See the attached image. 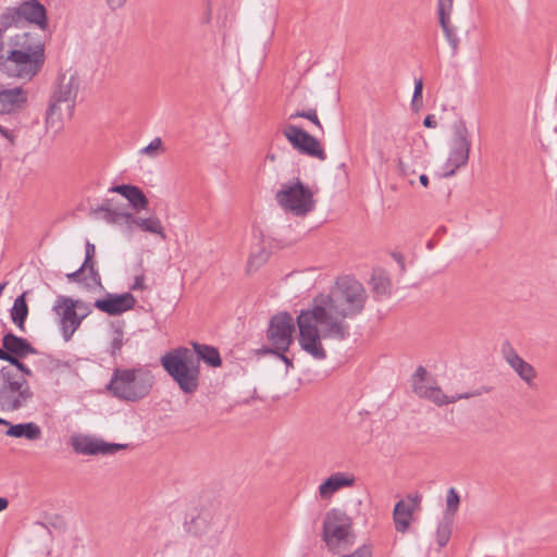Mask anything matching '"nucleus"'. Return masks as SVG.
Returning a JSON list of instances; mask_svg holds the SVG:
<instances>
[{
    "label": "nucleus",
    "mask_w": 557,
    "mask_h": 557,
    "mask_svg": "<svg viewBox=\"0 0 557 557\" xmlns=\"http://www.w3.org/2000/svg\"><path fill=\"white\" fill-rule=\"evenodd\" d=\"M409 183H410L411 185H413V184H414V181H413V180H409Z\"/></svg>",
    "instance_id": "obj_59"
},
{
    "label": "nucleus",
    "mask_w": 557,
    "mask_h": 557,
    "mask_svg": "<svg viewBox=\"0 0 557 557\" xmlns=\"http://www.w3.org/2000/svg\"><path fill=\"white\" fill-rule=\"evenodd\" d=\"M191 345L194 348V350H191V351L194 352L195 357L198 359V363L200 362V360H202L208 366L213 367V368L221 366L222 360L220 357V352L215 347L205 345V344H198V343H193Z\"/></svg>",
    "instance_id": "obj_25"
},
{
    "label": "nucleus",
    "mask_w": 557,
    "mask_h": 557,
    "mask_svg": "<svg viewBox=\"0 0 557 557\" xmlns=\"http://www.w3.org/2000/svg\"><path fill=\"white\" fill-rule=\"evenodd\" d=\"M74 302L81 304V306L75 307V310H76V312H78L79 317H83V319L91 312L89 306L87 304H85L84 301L74 300Z\"/></svg>",
    "instance_id": "obj_45"
},
{
    "label": "nucleus",
    "mask_w": 557,
    "mask_h": 557,
    "mask_svg": "<svg viewBox=\"0 0 557 557\" xmlns=\"http://www.w3.org/2000/svg\"><path fill=\"white\" fill-rule=\"evenodd\" d=\"M125 198L129 202L131 207L136 211L146 210L148 208L149 200L144 191L137 186H134Z\"/></svg>",
    "instance_id": "obj_32"
},
{
    "label": "nucleus",
    "mask_w": 557,
    "mask_h": 557,
    "mask_svg": "<svg viewBox=\"0 0 557 557\" xmlns=\"http://www.w3.org/2000/svg\"><path fill=\"white\" fill-rule=\"evenodd\" d=\"M491 388L487 387V386H482L478 389H474L472 392H466V393H461V394H456V395H453V396H449V404H454L458 400H461V399H469V398H473V397H478V396H481L482 394H486V393H490Z\"/></svg>",
    "instance_id": "obj_39"
},
{
    "label": "nucleus",
    "mask_w": 557,
    "mask_h": 557,
    "mask_svg": "<svg viewBox=\"0 0 557 557\" xmlns=\"http://www.w3.org/2000/svg\"><path fill=\"white\" fill-rule=\"evenodd\" d=\"M135 185H127V184H122V185H115V186H112L109 191L111 193H116V194H120L121 196H123L124 198L126 197V195L129 194V191L132 190V188L134 187Z\"/></svg>",
    "instance_id": "obj_44"
},
{
    "label": "nucleus",
    "mask_w": 557,
    "mask_h": 557,
    "mask_svg": "<svg viewBox=\"0 0 557 557\" xmlns=\"http://www.w3.org/2000/svg\"><path fill=\"white\" fill-rule=\"evenodd\" d=\"M78 89L79 78L75 73L66 72L59 75L47 110L48 126L60 128L64 119L72 117Z\"/></svg>",
    "instance_id": "obj_5"
},
{
    "label": "nucleus",
    "mask_w": 557,
    "mask_h": 557,
    "mask_svg": "<svg viewBox=\"0 0 557 557\" xmlns=\"http://www.w3.org/2000/svg\"><path fill=\"white\" fill-rule=\"evenodd\" d=\"M87 271L86 268H83V265H81V268L72 273H67L66 274V278L70 281V282H79L81 281V276L82 274Z\"/></svg>",
    "instance_id": "obj_48"
},
{
    "label": "nucleus",
    "mask_w": 557,
    "mask_h": 557,
    "mask_svg": "<svg viewBox=\"0 0 557 557\" xmlns=\"http://www.w3.org/2000/svg\"><path fill=\"white\" fill-rule=\"evenodd\" d=\"M450 533H451L450 522L446 521V522H441L438 524L437 530H436V541L441 547L445 546L448 543Z\"/></svg>",
    "instance_id": "obj_36"
},
{
    "label": "nucleus",
    "mask_w": 557,
    "mask_h": 557,
    "mask_svg": "<svg viewBox=\"0 0 557 557\" xmlns=\"http://www.w3.org/2000/svg\"><path fill=\"white\" fill-rule=\"evenodd\" d=\"M298 117H304L309 121H311L317 127L322 129V125L320 123V120L318 117V113L315 109H309V110H298L289 115V120H296Z\"/></svg>",
    "instance_id": "obj_35"
},
{
    "label": "nucleus",
    "mask_w": 557,
    "mask_h": 557,
    "mask_svg": "<svg viewBox=\"0 0 557 557\" xmlns=\"http://www.w3.org/2000/svg\"><path fill=\"white\" fill-rule=\"evenodd\" d=\"M428 247H429L430 249L432 248V243H431V242H429Z\"/></svg>",
    "instance_id": "obj_58"
},
{
    "label": "nucleus",
    "mask_w": 557,
    "mask_h": 557,
    "mask_svg": "<svg viewBox=\"0 0 557 557\" xmlns=\"http://www.w3.org/2000/svg\"><path fill=\"white\" fill-rule=\"evenodd\" d=\"M163 151H164V148H163L162 139L160 137H156L154 139H152L150 141V144L148 146L143 148L140 152L148 157L154 158Z\"/></svg>",
    "instance_id": "obj_37"
},
{
    "label": "nucleus",
    "mask_w": 557,
    "mask_h": 557,
    "mask_svg": "<svg viewBox=\"0 0 557 557\" xmlns=\"http://www.w3.org/2000/svg\"><path fill=\"white\" fill-rule=\"evenodd\" d=\"M9 505V502L4 497H0V511L4 510Z\"/></svg>",
    "instance_id": "obj_54"
},
{
    "label": "nucleus",
    "mask_w": 557,
    "mask_h": 557,
    "mask_svg": "<svg viewBox=\"0 0 557 557\" xmlns=\"http://www.w3.org/2000/svg\"><path fill=\"white\" fill-rule=\"evenodd\" d=\"M131 289H133V290H144V289H146L145 276L143 274L135 276V280H134V283L131 286Z\"/></svg>",
    "instance_id": "obj_47"
},
{
    "label": "nucleus",
    "mask_w": 557,
    "mask_h": 557,
    "mask_svg": "<svg viewBox=\"0 0 557 557\" xmlns=\"http://www.w3.org/2000/svg\"><path fill=\"white\" fill-rule=\"evenodd\" d=\"M81 304L74 302V299L67 296H58L53 305V311L60 317L63 337L69 341L74 332L79 327L83 317H79L75 307Z\"/></svg>",
    "instance_id": "obj_14"
},
{
    "label": "nucleus",
    "mask_w": 557,
    "mask_h": 557,
    "mask_svg": "<svg viewBox=\"0 0 557 557\" xmlns=\"http://www.w3.org/2000/svg\"><path fill=\"white\" fill-rule=\"evenodd\" d=\"M274 355L280 357L287 367H293L292 360L288 357L285 356V352L274 354Z\"/></svg>",
    "instance_id": "obj_51"
},
{
    "label": "nucleus",
    "mask_w": 557,
    "mask_h": 557,
    "mask_svg": "<svg viewBox=\"0 0 557 557\" xmlns=\"http://www.w3.org/2000/svg\"><path fill=\"white\" fill-rule=\"evenodd\" d=\"M21 21L18 8H7L0 16V25L8 28L12 25L18 24Z\"/></svg>",
    "instance_id": "obj_34"
},
{
    "label": "nucleus",
    "mask_w": 557,
    "mask_h": 557,
    "mask_svg": "<svg viewBox=\"0 0 557 557\" xmlns=\"http://www.w3.org/2000/svg\"><path fill=\"white\" fill-rule=\"evenodd\" d=\"M107 1L113 10L121 8L126 2V0H107Z\"/></svg>",
    "instance_id": "obj_50"
},
{
    "label": "nucleus",
    "mask_w": 557,
    "mask_h": 557,
    "mask_svg": "<svg viewBox=\"0 0 557 557\" xmlns=\"http://www.w3.org/2000/svg\"><path fill=\"white\" fill-rule=\"evenodd\" d=\"M45 62V50L28 33L21 35L18 49L0 54V71L9 77L30 81Z\"/></svg>",
    "instance_id": "obj_2"
},
{
    "label": "nucleus",
    "mask_w": 557,
    "mask_h": 557,
    "mask_svg": "<svg viewBox=\"0 0 557 557\" xmlns=\"http://www.w3.org/2000/svg\"><path fill=\"white\" fill-rule=\"evenodd\" d=\"M453 9V0H438V17H449Z\"/></svg>",
    "instance_id": "obj_42"
},
{
    "label": "nucleus",
    "mask_w": 557,
    "mask_h": 557,
    "mask_svg": "<svg viewBox=\"0 0 557 557\" xmlns=\"http://www.w3.org/2000/svg\"><path fill=\"white\" fill-rule=\"evenodd\" d=\"M422 89H423V83L421 78H417L414 81V90H413V97H412V108L414 110H418L422 106Z\"/></svg>",
    "instance_id": "obj_40"
},
{
    "label": "nucleus",
    "mask_w": 557,
    "mask_h": 557,
    "mask_svg": "<svg viewBox=\"0 0 557 557\" xmlns=\"http://www.w3.org/2000/svg\"><path fill=\"white\" fill-rule=\"evenodd\" d=\"M135 297L131 293L107 294L104 298L97 299L94 306L109 315H120L134 308Z\"/></svg>",
    "instance_id": "obj_15"
},
{
    "label": "nucleus",
    "mask_w": 557,
    "mask_h": 557,
    "mask_svg": "<svg viewBox=\"0 0 557 557\" xmlns=\"http://www.w3.org/2000/svg\"><path fill=\"white\" fill-rule=\"evenodd\" d=\"M283 135L292 147L301 154L315 158L320 161L326 160V153L321 143L301 127L288 124L283 128Z\"/></svg>",
    "instance_id": "obj_12"
},
{
    "label": "nucleus",
    "mask_w": 557,
    "mask_h": 557,
    "mask_svg": "<svg viewBox=\"0 0 557 557\" xmlns=\"http://www.w3.org/2000/svg\"><path fill=\"white\" fill-rule=\"evenodd\" d=\"M268 158L271 160V161H274L275 160V156L274 154H269Z\"/></svg>",
    "instance_id": "obj_57"
},
{
    "label": "nucleus",
    "mask_w": 557,
    "mask_h": 557,
    "mask_svg": "<svg viewBox=\"0 0 557 557\" xmlns=\"http://www.w3.org/2000/svg\"><path fill=\"white\" fill-rule=\"evenodd\" d=\"M423 125L429 128H435L437 126L435 116L433 114L426 115L423 121Z\"/></svg>",
    "instance_id": "obj_49"
},
{
    "label": "nucleus",
    "mask_w": 557,
    "mask_h": 557,
    "mask_svg": "<svg viewBox=\"0 0 557 557\" xmlns=\"http://www.w3.org/2000/svg\"><path fill=\"white\" fill-rule=\"evenodd\" d=\"M28 99V92L22 87L0 88V113L12 114L21 111Z\"/></svg>",
    "instance_id": "obj_16"
},
{
    "label": "nucleus",
    "mask_w": 557,
    "mask_h": 557,
    "mask_svg": "<svg viewBox=\"0 0 557 557\" xmlns=\"http://www.w3.org/2000/svg\"><path fill=\"white\" fill-rule=\"evenodd\" d=\"M275 198L285 211L296 216H305L315 207L313 191L304 185L299 178L283 184Z\"/></svg>",
    "instance_id": "obj_7"
},
{
    "label": "nucleus",
    "mask_w": 557,
    "mask_h": 557,
    "mask_svg": "<svg viewBox=\"0 0 557 557\" xmlns=\"http://www.w3.org/2000/svg\"><path fill=\"white\" fill-rule=\"evenodd\" d=\"M133 225L137 226L143 232L157 235L161 239L166 238L164 226L157 215H151L148 218L133 215L132 226Z\"/></svg>",
    "instance_id": "obj_23"
},
{
    "label": "nucleus",
    "mask_w": 557,
    "mask_h": 557,
    "mask_svg": "<svg viewBox=\"0 0 557 557\" xmlns=\"http://www.w3.org/2000/svg\"><path fill=\"white\" fill-rule=\"evenodd\" d=\"M34 398L27 381H21L14 374L0 370V410L17 411L26 407Z\"/></svg>",
    "instance_id": "obj_9"
},
{
    "label": "nucleus",
    "mask_w": 557,
    "mask_h": 557,
    "mask_svg": "<svg viewBox=\"0 0 557 557\" xmlns=\"http://www.w3.org/2000/svg\"><path fill=\"white\" fill-rule=\"evenodd\" d=\"M420 496H408L407 499L399 500L394 508L393 519L397 532L405 533L412 520L416 507L419 505Z\"/></svg>",
    "instance_id": "obj_17"
},
{
    "label": "nucleus",
    "mask_w": 557,
    "mask_h": 557,
    "mask_svg": "<svg viewBox=\"0 0 557 557\" xmlns=\"http://www.w3.org/2000/svg\"><path fill=\"white\" fill-rule=\"evenodd\" d=\"M2 347L4 351L15 358H24L28 355L37 354L36 348L26 338L20 337L12 332L3 335Z\"/></svg>",
    "instance_id": "obj_20"
},
{
    "label": "nucleus",
    "mask_w": 557,
    "mask_h": 557,
    "mask_svg": "<svg viewBox=\"0 0 557 557\" xmlns=\"http://www.w3.org/2000/svg\"><path fill=\"white\" fill-rule=\"evenodd\" d=\"M154 384L152 372L146 367L115 369L107 389L117 399L135 403L147 397Z\"/></svg>",
    "instance_id": "obj_3"
},
{
    "label": "nucleus",
    "mask_w": 557,
    "mask_h": 557,
    "mask_svg": "<svg viewBox=\"0 0 557 557\" xmlns=\"http://www.w3.org/2000/svg\"><path fill=\"white\" fill-rule=\"evenodd\" d=\"M459 503H460V498H459L457 491L454 487H450L448 490L447 496H446L447 513L454 516L458 510Z\"/></svg>",
    "instance_id": "obj_38"
},
{
    "label": "nucleus",
    "mask_w": 557,
    "mask_h": 557,
    "mask_svg": "<svg viewBox=\"0 0 557 557\" xmlns=\"http://www.w3.org/2000/svg\"><path fill=\"white\" fill-rule=\"evenodd\" d=\"M71 446L76 454L84 456L114 455L119 450L127 449L129 444L108 443L101 437L89 434H74Z\"/></svg>",
    "instance_id": "obj_13"
},
{
    "label": "nucleus",
    "mask_w": 557,
    "mask_h": 557,
    "mask_svg": "<svg viewBox=\"0 0 557 557\" xmlns=\"http://www.w3.org/2000/svg\"><path fill=\"white\" fill-rule=\"evenodd\" d=\"M471 150L470 134L465 121L459 120L453 125V135L449 141V153L445 162L444 177L453 176L457 170L463 168Z\"/></svg>",
    "instance_id": "obj_10"
},
{
    "label": "nucleus",
    "mask_w": 557,
    "mask_h": 557,
    "mask_svg": "<svg viewBox=\"0 0 557 557\" xmlns=\"http://www.w3.org/2000/svg\"><path fill=\"white\" fill-rule=\"evenodd\" d=\"M295 321L288 312H281L273 315L267 331V338L272 347L265 349L269 354H281L288 351L294 342Z\"/></svg>",
    "instance_id": "obj_11"
},
{
    "label": "nucleus",
    "mask_w": 557,
    "mask_h": 557,
    "mask_svg": "<svg viewBox=\"0 0 557 557\" xmlns=\"http://www.w3.org/2000/svg\"><path fill=\"white\" fill-rule=\"evenodd\" d=\"M17 8L21 21L36 24L42 30L47 28V11L38 0H24Z\"/></svg>",
    "instance_id": "obj_19"
},
{
    "label": "nucleus",
    "mask_w": 557,
    "mask_h": 557,
    "mask_svg": "<svg viewBox=\"0 0 557 557\" xmlns=\"http://www.w3.org/2000/svg\"><path fill=\"white\" fill-rule=\"evenodd\" d=\"M354 483L355 476L352 474L336 472L320 484L319 495L322 499H330L334 493L343 487L352 486Z\"/></svg>",
    "instance_id": "obj_21"
},
{
    "label": "nucleus",
    "mask_w": 557,
    "mask_h": 557,
    "mask_svg": "<svg viewBox=\"0 0 557 557\" xmlns=\"http://www.w3.org/2000/svg\"><path fill=\"white\" fill-rule=\"evenodd\" d=\"M368 294L361 283L342 277L327 294H320L309 309L297 317L299 345L315 360H324L326 351L322 339L343 342L350 336L348 320L359 315L366 306Z\"/></svg>",
    "instance_id": "obj_1"
},
{
    "label": "nucleus",
    "mask_w": 557,
    "mask_h": 557,
    "mask_svg": "<svg viewBox=\"0 0 557 557\" xmlns=\"http://www.w3.org/2000/svg\"><path fill=\"white\" fill-rule=\"evenodd\" d=\"M503 354L506 362L515 370L520 379L531 385L536 376V371L533 366L524 361L510 345H506L503 348Z\"/></svg>",
    "instance_id": "obj_18"
},
{
    "label": "nucleus",
    "mask_w": 557,
    "mask_h": 557,
    "mask_svg": "<svg viewBox=\"0 0 557 557\" xmlns=\"http://www.w3.org/2000/svg\"><path fill=\"white\" fill-rule=\"evenodd\" d=\"M398 171L401 176L408 178L411 174L414 173L401 159L398 160Z\"/></svg>",
    "instance_id": "obj_46"
},
{
    "label": "nucleus",
    "mask_w": 557,
    "mask_h": 557,
    "mask_svg": "<svg viewBox=\"0 0 557 557\" xmlns=\"http://www.w3.org/2000/svg\"><path fill=\"white\" fill-rule=\"evenodd\" d=\"M27 292H24L15 298L13 307L10 310L12 322L17 326L21 332H25V321L28 315V306L26 302Z\"/></svg>",
    "instance_id": "obj_24"
},
{
    "label": "nucleus",
    "mask_w": 557,
    "mask_h": 557,
    "mask_svg": "<svg viewBox=\"0 0 557 557\" xmlns=\"http://www.w3.org/2000/svg\"><path fill=\"white\" fill-rule=\"evenodd\" d=\"M86 256L85 260L83 262V268H86L89 274V278L91 281V284L94 285H100L101 284V277L96 269V261L94 260L96 255V247L94 244H91L89 240L86 242L85 245Z\"/></svg>",
    "instance_id": "obj_28"
},
{
    "label": "nucleus",
    "mask_w": 557,
    "mask_h": 557,
    "mask_svg": "<svg viewBox=\"0 0 557 557\" xmlns=\"http://www.w3.org/2000/svg\"><path fill=\"white\" fill-rule=\"evenodd\" d=\"M419 182L421 183V185L426 187L429 185V177L425 174H421L419 176Z\"/></svg>",
    "instance_id": "obj_52"
},
{
    "label": "nucleus",
    "mask_w": 557,
    "mask_h": 557,
    "mask_svg": "<svg viewBox=\"0 0 557 557\" xmlns=\"http://www.w3.org/2000/svg\"><path fill=\"white\" fill-rule=\"evenodd\" d=\"M98 211L103 212L104 220L113 224H125L128 230H132L133 213L121 211L119 209H112L109 201L103 202Z\"/></svg>",
    "instance_id": "obj_26"
},
{
    "label": "nucleus",
    "mask_w": 557,
    "mask_h": 557,
    "mask_svg": "<svg viewBox=\"0 0 557 557\" xmlns=\"http://www.w3.org/2000/svg\"><path fill=\"white\" fill-rule=\"evenodd\" d=\"M9 357L10 355L7 351H4V348H0V360L8 361Z\"/></svg>",
    "instance_id": "obj_55"
},
{
    "label": "nucleus",
    "mask_w": 557,
    "mask_h": 557,
    "mask_svg": "<svg viewBox=\"0 0 557 557\" xmlns=\"http://www.w3.org/2000/svg\"><path fill=\"white\" fill-rule=\"evenodd\" d=\"M424 398L440 407L449 404V396L444 394L436 383L431 384V387L429 388Z\"/></svg>",
    "instance_id": "obj_33"
},
{
    "label": "nucleus",
    "mask_w": 557,
    "mask_h": 557,
    "mask_svg": "<svg viewBox=\"0 0 557 557\" xmlns=\"http://www.w3.org/2000/svg\"><path fill=\"white\" fill-rule=\"evenodd\" d=\"M394 258L397 260V262L399 263L401 270L404 271L405 270V262H404L403 256L395 253Z\"/></svg>",
    "instance_id": "obj_53"
},
{
    "label": "nucleus",
    "mask_w": 557,
    "mask_h": 557,
    "mask_svg": "<svg viewBox=\"0 0 557 557\" xmlns=\"http://www.w3.org/2000/svg\"><path fill=\"white\" fill-rule=\"evenodd\" d=\"M123 347V331L116 329L111 341V355H116Z\"/></svg>",
    "instance_id": "obj_41"
},
{
    "label": "nucleus",
    "mask_w": 557,
    "mask_h": 557,
    "mask_svg": "<svg viewBox=\"0 0 557 557\" xmlns=\"http://www.w3.org/2000/svg\"><path fill=\"white\" fill-rule=\"evenodd\" d=\"M160 362L168 374L185 394H194L199 386L200 369L198 359L186 347H178L164 354Z\"/></svg>",
    "instance_id": "obj_4"
},
{
    "label": "nucleus",
    "mask_w": 557,
    "mask_h": 557,
    "mask_svg": "<svg viewBox=\"0 0 557 557\" xmlns=\"http://www.w3.org/2000/svg\"><path fill=\"white\" fill-rule=\"evenodd\" d=\"M8 366H3L0 370L8 374H14L16 379L21 381H27L26 376H32L33 371L21 361V358H15L14 356H10L8 361Z\"/></svg>",
    "instance_id": "obj_29"
},
{
    "label": "nucleus",
    "mask_w": 557,
    "mask_h": 557,
    "mask_svg": "<svg viewBox=\"0 0 557 557\" xmlns=\"http://www.w3.org/2000/svg\"><path fill=\"white\" fill-rule=\"evenodd\" d=\"M0 424L9 425V429L5 431V435L10 437L16 438H25L27 441H38L41 438V429L35 422H26L18 424H11L9 421L0 418Z\"/></svg>",
    "instance_id": "obj_22"
},
{
    "label": "nucleus",
    "mask_w": 557,
    "mask_h": 557,
    "mask_svg": "<svg viewBox=\"0 0 557 557\" xmlns=\"http://www.w3.org/2000/svg\"><path fill=\"white\" fill-rule=\"evenodd\" d=\"M441 27L444 32L445 38L451 48L453 55H456L459 49V37L457 35L456 27L449 24V17L440 18Z\"/></svg>",
    "instance_id": "obj_31"
},
{
    "label": "nucleus",
    "mask_w": 557,
    "mask_h": 557,
    "mask_svg": "<svg viewBox=\"0 0 557 557\" xmlns=\"http://www.w3.org/2000/svg\"><path fill=\"white\" fill-rule=\"evenodd\" d=\"M322 535L330 549L338 548L343 543L351 545L356 539L352 519L338 508L329 510L323 521Z\"/></svg>",
    "instance_id": "obj_8"
},
{
    "label": "nucleus",
    "mask_w": 557,
    "mask_h": 557,
    "mask_svg": "<svg viewBox=\"0 0 557 557\" xmlns=\"http://www.w3.org/2000/svg\"><path fill=\"white\" fill-rule=\"evenodd\" d=\"M4 42H3V32L0 28V54L3 53Z\"/></svg>",
    "instance_id": "obj_56"
},
{
    "label": "nucleus",
    "mask_w": 557,
    "mask_h": 557,
    "mask_svg": "<svg viewBox=\"0 0 557 557\" xmlns=\"http://www.w3.org/2000/svg\"><path fill=\"white\" fill-rule=\"evenodd\" d=\"M0 135L8 140L11 148L15 146L16 134L14 131L0 125Z\"/></svg>",
    "instance_id": "obj_43"
},
{
    "label": "nucleus",
    "mask_w": 557,
    "mask_h": 557,
    "mask_svg": "<svg viewBox=\"0 0 557 557\" xmlns=\"http://www.w3.org/2000/svg\"><path fill=\"white\" fill-rule=\"evenodd\" d=\"M432 383H435V381L428 377V372L425 368H423L422 366L418 367L411 380V385L414 394L418 395L420 398H424Z\"/></svg>",
    "instance_id": "obj_27"
},
{
    "label": "nucleus",
    "mask_w": 557,
    "mask_h": 557,
    "mask_svg": "<svg viewBox=\"0 0 557 557\" xmlns=\"http://www.w3.org/2000/svg\"><path fill=\"white\" fill-rule=\"evenodd\" d=\"M226 524L227 521L223 515L202 510L186 522V531L199 539L205 546L213 548L221 543Z\"/></svg>",
    "instance_id": "obj_6"
},
{
    "label": "nucleus",
    "mask_w": 557,
    "mask_h": 557,
    "mask_svg": "<svg viewBox=\"0 0 557 557\" xmlns=\"http://www.w3.org/2000/svg\"><path fill=\"white\" fill-rule=\"evenodd\" d=\"M270 252L269 250L261 244H258L252 251L250 252L248 263H247V270L249 272L256 271L259 269L262 264L267 262L269 259Z\"/></svg>",
    "instance_id": "obj_30"
}]
</instances>
